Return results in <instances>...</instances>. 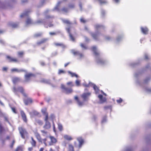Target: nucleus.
Returning <instances> with one entry per match:
<instances>
[{
	"instance_id": "f257e3e1",
	"label": "nucleus",
	"mask_w": 151,
	"mask_h": 151,
	"mask_svg": "<svg viewBox=\"0 0 151 151\" xmlns=\"http://www.w3.org/2000/svg\"><path fill=\"white\" fill-rule=\"evenodd\" d=\"M91 50L96 56V60L98 63L101 65L106 64V62L103 60L101 57L99 52L96 46L92 47L91 48Z\"/></svg>"
},
{
	"instance_id": "f03ea898",
	"label": "nucleus",
	"mask_w": 151,
	"mask_h": 151,
	"mask_svg": "<svg viewBox=\"0 0 151 151\" xmlns=\"http://www.w3.org/2000/svg\"><path fill=\"white\" fill-rule=\"evenodd\" d=\"M61 88L63 90V91L66 94H69L72 92L73 90L71 88L66 87L63 84L61 85Z\"/></svg>"
},
{
	"instance_id": "7ed1b4c3",
	"label": "nucleus",
	"mask_w": 151,
	"mask_h": 151,
	"mask_svg": "<svg viewBox=\"0 0 151 151\" xmlns=\"http://www.w3.org/2000/svg\"><path fill=\"white\" fill-rule=\"evenodd\" d=\"M13 91L16 94L17 92L18 91H20L21 93L24 96H26V94L24 93V89L22 87H19L17 88H16L15 86L13 87Z\"/></svg>"
},
{
	"instance_id": "20e7f679",
	"label": "nucleus",
	"mask_w": 151,
	"mask_h": 151,
	"mask_svg": "<svg viewBox=\"0 0 151 151\" xmlns=\"http://www.w3.org/2000/svg\"><path fill=\"white\" fill-rule=\"evenodd\" d=\"M19 129L22 137L25 139V137L27 135V132L26 130L22 127L19 128Z\"/></svg>"
},
{
	"instance_id": "39448f33",
	"label": "nucleus",
	"mask_w": 151,
	"mask_h": 151,
	"mask_svg": "<svg viewBox=\"0 0 151 151\" xmlns=\"http://www.w3.org/2000/svg\"><path fill=\"white\" fill-rule=\"evenodd\" d=\"M83 85L85 87H89V86H93L94 89L96 93H98L99 91V90L98 87L95 85L93 84L92 83L90 82L88 84H86L85 83H84L83 84Z\"/></svg>"
},
{
	"instance_id": "423d86ee",
	"label": "nucleus",
	"mask_w": 151,
	"mask_h": 151,
	"mask_svg": "<svg viewBox=\"0 0 151 151\" xmlns=\"http://www.w3.org/2000/svg\"><path fill=\"white\" fill-rule=\"evenodd\" d=\"M122 38H104V41L108 42L113 41L115 43H118L122 41Z\"/></svg>"
},
{
	"instance_id": "0eeeda50",
	"label": "nucleus",
	"mask_w": 151,
	"mask_h": 151,
	"mask_svg": "<svg viewBox=\"0 0 151 151\" xmlns=\"http://www.w3.org/2000/svg\"><path fill=\"white\" fill-rule=\"evenodd\" d=\"M71 52L74 55L78 56L79 59L82 58L84 57L83 55L78 51L73 49L71 50Z\"/></svg>"
},
{
	"instance_id": "6e6552de",
	"label": "nucleus",
	"mask_w": 151,
	"mask_h": 151,
	"mask_svg": "<svg viewBox=\"0 0 151 151\" xmlns=\"http://www.w3.org/2000/svg\"><path fill=\"white\" fill-rule=\"evenodd\" d=\"M48 117L47 115L45 119V124L43 126V128L46 129H48L51 127V124L48 121Z\"/></svg>"
},
{
	"instance_id": "1a4fd4ad",
	"label": "nucleus",
	"mask_w": 151,
	"mask_h": 151,
	"mask_svg": "<svg viewBox=\"0 0 151 151\" xmlns=\"http://www.w3.org/2000/svg\"><path fill=\"white\" fill-rule=\"evenodd\" d=\"M91 93L89 92L84 93L82 94L81 96L83 99V102L87 101L88 100V98L90 96Z\"/></svg>"
},
{
	"instance_id": "9d476101",
	"label": "nucleus",
	"mask_w": 151,
	"mask_h": 151,
	"mask_svg": "<svg viewBox=\"0 0 151 151\" xmlns=\"http://www.w3.org/2000/svg\"><path fill=\"white\" fill-rule=\"evenodd\" d=\"M142 32L145 35H147L149 32V29L146 27H141L140 28Z\"/></svg>"
},
{
	"instance_id": "9b49d317",
	"label": "nucleus",
	"mask_w": 151,
	"mask_h": 151,
	"mask_svg": "<svg viewBox=\"0 0 151 151\" xmlns=\"http://www.w3.org/2000/svg\"><path fill=\"white\" fill-rule=\"evenodd\" d=\"M11 71L12 72H16L17 73H21L22 72H24L26 73H27V71L23 69H19L17 68H14L12 69L11 70Z\"/></svg>"
},
{
	"instance_id": "f8f14e48",
	"label": "nucleus",
	"mask_w": 151,
	"mask_h": 151,
	"mask_svg": "<svg viewBox=\"0 0 151 151\" xmlns=\"http://www.w3.org/2000/svg\"><path fill=\"white\" fill-rule=\"evenodd\" d=\"M150 80V78H146L145 80L144 81V83H143V84L142 85L140 83V82L138 80H137L136 81V83L137 84H139V85L140 86H143V84H146L148 82V81H149Z\"/></svg>"
},
{
	"instance_id": "ddd939ff",
	"label": "nucleus",
	"mask_w": 151,
	"mask_h": 151,
	"mask_svg": "<svg viewBox=\"0 0 151 151\" xmlns=\"http://www.w3.org/2000/svg\"><path fill=\"white\" fill-rule=\"evenodd\" d=\"M33 75V74L31 73L26 74L25 75V81L28 82L29 80L30 77Z\"/></svg>"
},
{
	"instance_id": "4468645a",
	"label": "nucleus",
	"mask_w": 151,
	"mask_h": 151,
	"mask_svg": "<svg viewBox=\"0 0 151 151\" xmlns=\"http://www.w3.org/2000/svg\"><path fill=\"white\" fill-rule=\"evenodd\" d=\"M20 113L21 115L22 116V118L23 121L25 122H27V117L25 113H24V112L23 111H21Z\"/></svg>"
},
{
	"instance_id": "2eb2a0df",
	"label": "nucleus",
	"mask_w": 151,
	"mask_h": 151,
	"mask_svg": "<svg viewBox=\"0 0 151 151\" xmlns=\"http://www.w3.org/2000/svg\"><path fill=\"white\" fill-rule=\"evenodd\" d=\"M24 102L25 105H27L32 103V100L31 98H27L24 99Z\"/></svg>"
},
{
	"instance_id": "dca6fc26",
	"label": "nucleus",
	"mask_w": 151,
	"mask_h": 151,
	"mask_svg": "<svg viewBox=\"0 0 151 151\" xmlns=\"http://www.w3.org/2000/svg\"><path fill=\"white\" fill-rule=\"evenodd\" d=\"M98 97L101 103H102L105 102L106 101V99L105 97H103V96L101 95H99Z\"/></svg>"
},
{
	"instance_id": "f3484780",
	"label": "nucleus",
	"mask_w": 151,
	"mask_h": 151,
	"mask_svg": "<svg viewBox=\"0 0 151 151\" xmlns=\"http://www.w3.org/2000/svg\"><path fill=\"white\" fill-rule=\"evenodd\" d=\"M75 99L77 101V104L79 106H81L84 105L83 102H81L78 99V98L77 96H75L74 97Z\"/></svg>"
},
{
	"instance_id": "a211bd4d",
	"label": "nucleus",
	"mask_w": 151,
	"mask_h": 151,
	"mask_svg": "<svg viewBox=\"0 0 151 151\" xmlns=\"http://www.w3.org/2000/svg\"><path fill=\"white\" fill-rule=\"evenodd\" d=\"M77 140L79 142V148H80L82 145L83 143V140L81 137H78L77 138Z\"/></svg>"
},
{
	"instance_id": "6ab92c4d",
	"label": "nucleus",
	"mask_w": 151,
	"mask_h": 151,
	"mask_svg": "<svg viewBox=\"0 0 151 151\" xmlns=\"http://www.w3.org/2000/svg\"><path fill=\"white\" fill-rule=\"evenodd\" d=\"M6 58L9 60V61L10 62H16L18 61V60L16 59L13 58L9 56H7Z\"/></svg>"
},
{
	"instance_id": "aec40b11",
	"label": "nucleus",
	"mask_w": 151,
	"mask_h": 151,
	"mask_svg": "<svg viewBox=\"0 0 151 151\" xmlns=\"http://www.w3.org/2000/svg\"><path fill=\"white\" fill-rule=\"evenodd\" d=\"M11 27L12 28H16L18 27V24L17 23H12L10 24Z\"/></svg>"
},
{
	"instance_id": "412c9836",
	"label": "nucleus",
	"mask_w": 151,
	"mask_h": 151,
	"mask_svg": "<svg viewBox=\"0 0 151 151\" xmlns=\"http://www.w3.org/2000/svg\"><path fill=\"white\" fill-rule=\"evenodd\" d=\"M39 114V113L37 111H34L31 113H30V115L31 117H33L34 116H37Z\"/></svg>"
},
{
	"instance_id": "4be33fe9",
	"label": "nucleus",
	"mask_w": 151,
	"mask_h": 151,
	"mask_svg": "<svg viewBox=\"0 0 151 151\" xmlns=\"http://www.w3.org/2000/svg\"><path fill=\"white\" fill-rule=\"evenodd\" d=\"M70 28V27H69L66 28V29L67 32L68 33L70 38H73L72 35L71 33Z\"/></svg>"
},
{
	"instance_id": "5701e85b",
	"label": "nucleus",
	"mask_w": 151,
	"mask_h": 151,
	"mask_svg": "<svg viewBox=\"0 0 151 151\" xmlns=\"http://www.w3.org/2000/svg\"><path fill=\"white\" fill-rule=\"evenodd\" d=\"M35 136L39 142L42 143V142L40 135L38 133H36L35 134Z\"/></svg>"
},
{
	"instance_id": "b1692460",
	"label": "nucleus",
	"mask_w": 151,
	"mask_h": 151,
	"mask_svg": "<svg viewBox=\"0 0 151 151\" xmlns=\"http://www.w3.org/2000/svg\"><path fill=\"white\" fill-rule=\"evenodd\" d=\"M32 139V141L30 142V143L33 147H35L36 142L35 140L32 137H31V138Z\"/></svg>"
},
{
	"instance_id": "393cba45",
	"label": "nucleus",
	"mask_w": 151,
	"mask_h": 151,
	"mask_svg": "<svg viewBox=\"0 0 151 151\" xmlns=\"http://www.w3.org/2000/svg\"><path fill=\"white\" fill-rule=\"evenodd\" d=\"M42 112L43 115H45V117L47 115V116L48 117V114L46 112V109L45 108L42 109Z\"/></svg>"
},
{
	"instance_id": "a878e982",
	"label": "nucleus",
	"mask_w": 151,
	"mask_h": 151,
	"mask_svg": "<svg viewBox=\"0 0 151 151\" xmlns=\"http://www.w3.org/2000/svg\"><path fill=\"white\" fill-rule=\"evenodd\" d=\"M20 79L19 78L17 77L14 78L12 79V81L14 84H15L17 82L19 81Z\"/></svg>"
},
{
	"instance_id": "bb28decb",
	"label": "nucleus",
	"mask_w": 151,
	"mask_h": 151,
	"mask_svg": "<svg viewBox=\"0 0 151 151\" xmlns=\"http://www.w3.org/2000/svg\"><path fill=\"white\" fill-rule=\"evenodd\" d=\"M101 4H104L107 3V2L106 0H98Z\"/></svg>"
},
{
	"instance_id": "cd10ccee",
	"label": "nucleus",
	"mask_w": 151,
	"mask_h": 151,
	"mask_svg": "<svg viewBox=\"0 0 151 151\" xmlns=\"http://www.w3.org/2000/svg\"><path fill=\"white\" fill-rule=\"evenodd\" d=\"M50 138L52 143H55L56 142V139L54 137L52 136H50Z\"/></svg>"
},
{
	"instance_id": "c85d7f7f",
	"label": "nucleus",
	"mask_w": 151,
	"mask_h": 151,
	"mask_svg": "<svg viewBox=\"0 0 151 151\" xmlns=\"http://www.w3.org/2000/svg\"><path fill=\"white\" fill-rule=\"evenodd\" d=\"M35 123L38 124L40 125H42L43 124L42 121L39 119H36Z\"/></svg>"
},
{
	"instance_id": "c756f323",
	"label": "nucleus",
	"mask_w": 151,
	"mask_h": 151,
	"mask_svg": "<svg viewBox=\"0 0 151 151\" xmlns=\"http://www.w3.org/2000/svg\"><path fill=\"white\" fill-rule=\"evenodd\" d=\"M26 23L27 24H32V22L31 19L29 18H27L26 21Z\"/></svg>"
},
{
	"instance_id": "7c9ffc66",
	"label": "nucleus",
	"mask_w": 151,
	"mask_h": 151,
	"mask_svg": "<svg viewBox=\"0 0 151 151\" xmlns=\"http://www.w3.org/2000/svg\"><path fill=\"white\" fill-rule=\"evenodd\" d=\"M68 9L65 7H63L61 11L63 12L67 13L68 12Z\"/></svg>"
},
{
	"instance_id": "2f4dec72",
	"label": "nucleus",
	"mask_w": 151,
	"mask_h": 151,
	"mask_svg": "<svg viewBox=\"0 0 151 151\" xmlns=\"http://www.w3.org/2000/svg\"><path fill=\"white\" fill-rule=\"evenodd\" d=\"M64 137L65 139L68 140H70L72 139L70 136L67 135H64Z\"/></svg>"
},
{
	"instance_id": "473e14b6",
	"label": "nucleus",
	"mask_w": 151,
	"mask_h": 151,
	"mask_svg": "<svg viewBox=\"0 0 151 151\" xmlns=\"http://www.w3.org/2000/svg\"><path fill=\"white\" fill-rule=\"evenodd\" d=\"M58 128L60 131H62L63 130V127L62 124L60 123H58Z\"/></svg>"
},
{
	"instance_id": "72a5a7b5",
	"label": "nucleus",
	"mask_w": 151,
	"mask_h": 151,
	"mask_svg": "<svg viewBox=\"0 0 151 151\" xmlns=\"http://www.w3.org/2000/svg\"><path fill=\"white\" fill-rule=\"evenodd\" d=\"M42 35V34L41 33L38 32L34 35V37H41Z\"/></svg>"
},
{
	"instance_id": "f704fd0d",
	"label": "nucleus",
	"mask_w": 151,
	"mask_h": 151,
	"mask_svg": "<svg viewBox=\"0 0 151 151\" xmlns=\"http://www.w3.org/2000/svg\"><path fill=\"white\" fill-rule=\"evenodd\" d=\"M81 46L83 49L86 50L88 49L86 45L83 43H81L80 45Z\"/></svg>"
},
{
	"instance_id": "c9c22d12",
	"label": "nucleus",
	"mask_w": 151,
	"mask_h": 151,
	"mask_svg": "<svg viewBox=\"0 0 151 151\" xmlns=\"http://www.w3.org/2000/svg\"><path fill=\"white\" fill-rule=\"evenodd\" d=\"M63 23L68 24H71L72 23L68 20H63Z\"/></svg>"
},
{
	"instance_id": "e433bc0d",
	"label": "nucleus",
	"mask_w": 151,
	"mask_h": 151,
	"mask_svg": "<svg viewBox=\"0 0 151 151\" xmlns=\"http://www.w3.org/2000/svg\"><path fill=\"white\" fill-rule=\"evenodd\" d=\"M69 151H74L73 147L71 145H69Z\"/></svg>"
},
{
	"instance_id": "4c0bfd02",
	"label": "nucleus",
	"mask_w": 151,
	"mask_h": 151,
	"mask_svg": "<svg viewBox=\"0 0 151 151\" xmlns=\"http://www.w3.org/2000/svg\"><path fill=\"white\" fill-rule=\"evenodd\" d=\"M106 116H104L102 119V120L101 121V123H104L106 122Z\"/></svg>"
},
{
	"instance_id": "58836bf2",
	"label": "nucleus",
	"mask_w": 151,
	"mask_h": 151,
	"mask_svg": "<svg viewBox=\"0 0 151 151\" xmlns=\"http://www.w3.org/2000/svg\"><path fill=\"white\" fill-rule=\"evenodd\" d=\"M145 90L147 92H151V88L148 87H145Z\"/></svg>"
},
{
	"instance_id": "ea45409f",
	"label": "nucleus",
	"mask_w": 151,
	"mask_h": 151,
	"mask_svg": "<svg viewBox=\"0 0 151 151\" xmlns=\"http://www.w3.org/2000/svg\"><path fill=\"white\" fill-rule=\"evenodd\" d=\"M4 130L3 127L1 126V124L0 123V134L2 133Z\"/></svg>"
},
{
	"instance_id": "a19ab883",
	"label": "nucleus",
	"mask_w": 151,
	"mask_h": 151,
	"mask_svg": "<svg viewBox=\"0 0 151 151\" xmlns=\"http://www.w3.org/2000/svg\"><path fill=\"white\" fill-rule=\"evenodd\" d=\"M80 22L83 23H85L86 22V20L84 19L83 18H81L80 19Z\"/></svg>"
},
{
	"instance_id": "79ce46f5",
	"label": "nucleus",
	"mask_w": 151,
	"mask_h": 151,
	"mask_svg": "<svg viewBox=\"0 0 151 151\" xmlns=\"http://www.w3.org/2000/svg\"><path fill=\"white\" fill-rule=\"evenodd\" d=\"M15 151H23L22 147L21 146L18 147Z\"/></svg>"
},
{
	"instance_id": "37998d69",
	"label": "nucleus",
	"mask_w": 151,
	"mask_h": 151,
	"mask_svg": "<svg viewBox=\"0 0 151 151\" xmlns=\"http://www.w3.org/2000/svg\"><path fill=\"white\" fill-rule=\"evenodd\" d=\"M75 7V6L74 4H69L68 8L69 9H73V8Z\"/></svg>"
},
{
	"instance_id": "c03bdc74",
	"label": "nucleus",
	"mask_w": 151,
	"mask_h": 151,
	"mask_svg": "<svg viewBox=\"0 0 151 151\" xmlns=\"http://www.w3.org/2000/svg\"><path fill=\"white\" fill-rule=\"evenodd\" d=\"M54 45L56 46H63V45L62 43H55Z\"/></svg>"
},
{
	"instance_id": "a18cd8bd",
	"label": "nucleus",
	"mask_w": 151,
	"mask_h": 151,
	"mask_svg": "<svg viewBox=\"0 0 151 151\" xmlns=\"http://www.w3.org/2000/svg\"><path fill=\"white\" fill-rule=\"evenodd\" d=\"M91 41V40H90V38H86V39L85 40V43H88L89 42H90Z\"/></svg>"
},
{
	"instance_id": "49530a36",
	"label": "nucleus",
	"mask_w": 151,
	"mask_h": 151,
	"mask_svg": "<svg viewBox=\"0 0 151 151\" xmlns=\"http://www.w3.org/2000/svg\"><path fill=\"white\" fill-rule=\"evenodd\" d=\"M65 73V71H64V70H59L58 74H60L61 73Z\"/></svg>"
},
{
	"instance_id": "de8ad7c7",
	"label": "nucleus",
	"mask_w": 151,
	"mask_h": 151,
	"mask_svg": "<svg viewBox=\"0 0 151 151\" xmlns=\"http://www.w3.org/2000/svg\"><path fill=\"white\" fill-rule=\"evenodd\" d=\"M76 83L77 86H79L80 85V81L78 80H76Z\"/></svg>"
},
{
	"instance_id": "09e8293b",
	"label": "nucleus",
	"mask_w": 151,
	"mask_h": 151,
	"mask_svg": "<svg viewBox=\"0 0 151 151\" xmlns=\"http://www.w3.org/2000/svg\"><path fill=\"white\" fill-rule=\"evenodd\" d=\"M50 118L52 120H53L55 118V116L53 114H51L50 115Z\"/></svg>"
},
{
	"instance_id": "8fccbe9b",
	"label": "nucleus",
	"mask_w": 151,
	"mask_h": 151,
	"mask_svg": "<svg viewBox=\"0 0 151 151\" xmlns=\"http://www.w3.org/2000/svg\"><path fill=\"white\" fill-rule=\"evenodd\" d=\"M68 85H70L71 86H74V84L72 82H68L67 83Z\"/></svg>"
},
{
	"instance_id": "3c124183",
	"label": "nucleus",
	"mask_w": 151,
	"mask_h": 151,
	"mask_svg": "<svg viewBox=\"0 0 151 151\" xmlns=\"http://www.w3.org/2000/svg\"><path fill=\"white\" fill-rule=\"evenodd\" d=\"M68 72L69 74L71 75V76L72 77H73L75 76V73H72L70 71H68Z\"/></svg>"
},
{
	"instance_id": "603ef678",
	"label": "nucleus",
	"mask_w": 151,
	"mask_h": 151,
	"mask_svg": "<svg viewBox=\"0 0 151 151\" xmlns=\"http://www.w3.org/2000/svg\"><path fill=\"white\" fill-rule=\"evenodd\" d=\"M30 12V11H28L26 12V13H25L23 14H22L21 15V17H24L25 16V15L28 12Z\"/></svg>"
},
{
	"instance_id": "864d4df0",
	"label": "nucleus",
	"mask_w": 151,
	"mask_h": 151,
	"mask_svg": "<svg viewBox=\"0 0 151 151\" xmlns=\"http://www.w3.org/2000/svg\"><path fill=\"white\" fill-rule=\"evenodd\" d=\"M42 22V20H39L35 22L36 24H40Z\"/></svg>"
},
{
	"instance_id": "5fc2aeb1",
	"label": "nucleus",
	"mask_w": 151,
	"mask_h": 151,
	"mask_svg": "<svg viewBox=\"0 0 151 151\" xmlns=\"http://www.w3.org/2000/svg\"><path fill=\"white\" fill-rule=\"evenodd\" d=\"M41 82H44L45 83H48L49 82L47 81V80L44 79H42L41 81Z\"/></svg>"
},
{
	"instance_id": "6e6d98bb",
	"label": "nucleus",
	"mask_w": 151,
	"mask_h": 151,
	"mask_svg": "<svg viewBox=\"0 0 151 151\" xmlns=\"http://www.w3.org/2000/svg\"><path fill=\"white\" fill-rule=\"evenodd\" d=\"M46 140H47V139L46 138H45L44 139H42V140L43 141L44 144L45 145V146H47V144L45 142Z\"/></svg>"
},
{
	"instance_id": "4d7b16f0",
	"label": "nucleus",
	"mask_w": 151,
	"mask_h": 151,
	"mask_svg": "<svg viewBox=\"0 0 151 151\" xmlns=\"http://www.w3.org/2000/svg\"><path fill=\"white\" fill-rule=\"evenodd\" d=\"M94 39V40L96 42H100L101 41V38H93Z\"/></svg>"
},
{
	"instance_id": "13d9d810",
	"label": "nucleus",
	"mask_w": 151,
	"mask_h": 151,
	"mask_svg": "<svg viewBox=\"0 0 151 151\" xmlns=\"http://www.w3.org/2000/svg\"><path fill=\"white\" fill-rule=\"evenodd\" d=\"M140 74V73L139 72L136 73L134 74L135 77L136 78H137Z\"/></svg>"
},
{
	"instance_id": "bf43d9fd",
	"label": "nucleus",
	"mask_w": 151,
	"mask_h": 151,
	"mask_svg": "<svg viewBox=\"0 0 151 151\" xmlns=\"http://www.w3.org/2000/svg\"><path fill=\"white\" fill-rule=\"evenodd\" d=\"M104 109H109L111 110V106H106L104 107Z\"/></svg>"
},
{
	"instance_id": "052dcab7",
	"label": "nucleus",
	"mask_w": 151,
	"mask_h": 151,
	"mask_svg": "<svg viewBox=\"0 0 151 151\" xmlns=\"http://www.w3.org/2000/svg\"><path fill=\"white\" fill-rule=\"evenodd\" d=\"M105 14V12L103 10L101 12V15L102 17L104 16Z\"/></svg>"
},
{
	"instance_id": "680f3d73",
	"label": "nucleus",
	"mask_w": 151,
	"mask_h": 151,
	"mask_svg": "<svg viewBox=\"0 0 151 151\" xmlns=\"http://www.w3.org/2000/svg\"><path fill=\"white\" fill-rule=\"evenodd\" d=\"M122 100L121 98H120L119 99V100H117V102L118 103H121L122 102Z\"/></svg>"
},
{
	"instance_id": "e2e57ef3",
	"label": "nucleus",
	"mask_w": 151,
	"mask_h": 151,
	"mask_svg": "<svg viewBox=\"0 0 151 151\" xmlns=\"http://www.w3.org/2000/svg\"><path fill=\"white\" fill-rule=\"evenodd\" d=\"M23 52H18V55L19 56L21 57L23 54Z\"/></svg>"
},
{
	"instance_id": "0e129e2a",
	"label": "nucleus",
	"mask_w": 151,
	"mask_h": 151,
	"mask_svg": "<svg viewBox=\"0 0 151 151\" xmlns=\"http://www.w3.org/2000/svg\"><path fill=\"white\" fill-rule=\"evenodd\" d=\"M46 40H45V39H44V40H42L40 42H37V44L38 45H39V44H41L42 43H43Z\"/></svg>"
},
{
	"instance_id": "69168bd1",
	"label": "nucleus",
	"mask_w": 151,
	"mask_h": 151,
	"mask_svg": "<svg viewBox=\"0 0 151 151\" xmlns=\"http://www.w3.org/2000/svg\"><path fill=\"white\" fill-rule=\"evenodd\" d=\"M14 143H15V141L14 140H13L12 141V144H11V145H10V147L11 148L13 147V146L14 145Z\"/></svg>"
},
{
	"instance_id": "338daca9",
	"label": "nucleus",
	"mask_w": 151,
	"mask_h": 151,
	"mask_svg": "<svg viewBox=\"0 0 151 151\" xmlns=\"http://www.w3.org/2000/svg\"><path fill=\"white\" fill-rule=\"evenodd\" d=\"M76 38H70V41L72 42H75L76 41Z\"/></svg>"
},
{
	"instance_id": "774afa93",
	"label": "nucleus",
	"mask_w": 151,
	"mask_h": 151,
	"mask_svg": "<svg viewBox=\"0 0 151 151\" xmlns=\"http://www.w3.org/2000/svg\"><path fill=\"white\" fill-rule=\"evenodd\" d=\"M145 58L146 60H148L149 59L148 56L147 54H145Z\"/></svg>"
}]
</instances>
